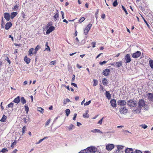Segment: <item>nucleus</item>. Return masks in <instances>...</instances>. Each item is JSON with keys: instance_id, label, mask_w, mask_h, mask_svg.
I'll list each match as a JSON object with an SVG mask.
<instances>
[{"instance_id": "1", "label": "nucleus", "mask_w": 153, "mask_h": 153, "mask_svg": "<svg viewBox=\"0 0 153 153\" xmlns=\"http://www.w3.org/2000/svg\"><path fill=\"white\" fill-rule=\"evenodd\" d=\"M137 104V102L134 100H130L127 102L128 105L131 107H134Z\"/></svg>"}, {"instance_id": "2", "label": "nucleus", "mask_w": 153, "mask_h": 153, "mask_svg": "<svg viewBox=\"0 0 153 153\" xmlns=\"http://www.w3.org/2000/svg\"><path fill=\"white\" fill-rule=\"evenodd\" d=\"M122 61L114 62L113 63H111V64L114 67L119 68L122 66Z\"/></svg>"}, {"instance_id": "3", "label": "nucleus", "mask_w": 153, "mask_h": 153, "mask_svg": "<svg viewBox=\"0 0 153 153\" xmlns=\"http://www.w3.org/2000/svg\"><path fill=\"white\" fill-rule=\"evenodd\" d=\"M138 107L139 108H142L145 106V104L144 100L143 99L140 100L138 101Z\"/></svg>"}, {"instance_id": "4", "label": "nucleus", "mask_w": 153, "mask_h": 153, "mask_svg": "<svg viewBox=\"0 0 153 153\" xmlns=\"http://www.w3.org/2000/svg\"><path fill=\"white\" fill-rule=\"evenodd\" d=\"M124 59L125 61V63H127L130 62L131 61V58L129 54H127L124 57Z\"/></svg>"}, {"instance_id": "5", "label": "nucleus", "mask_w": 153, "mask_h": 153, "mask_svg": "<svg viewBox=\"0 0 153 153\" xmlns=\"http://www.w3.org/2000/svg\"><path fill=\"white\" fill-rule=\"evenodd\" d=\"M141 54V53L140 51H137L136 52L132 54V57L134 58H136L139 57Z\"/></svg>"}, {"instance_id": "6", "label": "nucleus", "mask_w": 153, "mask_h": 153, "mask_svg": "<svg viewBox=\"0 0 153 153\" xmlns=\"http://www.w3.org/2000/svg\"><path fill=\"white\" fill-rule=\"evenodd\" d=\"M117 104L120 105H125L126 104V102L125 100H120L117 101Z\"/></svg>"}, {"instance_id": "7", "label": "nucleus", "mask_w": 153, "mask_h": 153, "mask_svg": "<svg viewBox=\"0 0 153 153\" xmlns=\"http://www.w3.org/2000/svg\"><path fill=\"white\" fill-rule=\"evenodd\" d=\"M114 147V145L112 144H108L106 146V149L107 150H111Z\"/></svg>"}, {"instance_id": "8", "label": "nucleus", "mask_w": 153, "mask_h": 153, "mask_svg": "<svg viewBox=\"0 0 153 153\" xmlns=\"http://www.w3.org/2000/svg\"><path fill=\"white\" fill-rule=\"evenodd\" d=\"M110 72V70L109 69H106L104 70L102 72V74L103 75L105 76H108Z\"/></svg>"}, {"instance_id": "9", "label": "nucleus", "mask_w": 153, "mask_h": 153, "mask_svg": "<svg viewBox=\"0 0 153 153\" xmlns=\"http://www.w3.org/2000/svg\"><path fill=\"white\" fill-rule=\"evenodd\" d=\"M120 111L121 114H126L127 113V110L126 107H124L120 108Z\"/></svg>"}, {"instance_id": "10", "label": "nucleus", "mask_w": 153, "mask_h": 153, "mask_svg": "<svg viewBox=\"0 0 153 153\" xmlns=\"http://www.w3.org/2000/svg\"><path fill=\"white\" fill-rule=\"evenodd\" d=\"M91 153H95L97 151V148L94 146H91L88 147Z\"/></svg>"}, {"instance_id": "11", "label": "nucleus", "mask_w": 153, "mask_h": 153, "mask_svg": "<svg viewBox=\"0 0 153 153\" xmlns=\"http://www.w3.org/2000/svg\"><path fill=\"white\" fill-rule=\"evenodd\" d=\"M12 25V24L11 22H7L5 26V28L7 30L9 29Z\"/></svg>"}, {"instance_id": "12", "label": "nucleus", "mask_w": 153, "mask_h": 153, "mask_svg": "<svg viewBox=\"0 0 153 153\" xmlns=\"http://www.w3.org/2000/svg\"><path fill=\"white\" fill-rule=\"evenodd\" d=\"M110 103L111 105V106L114 108L116 107L117 106L116 102L115 100L114 99H112L110 101Z\"/></svg>"}, {"instance_id": "13", "label": "nucleus", "mask_w": 153, "mask_h": 153, "mask_svg": "<svg viewBox=\"0 0 153 153\" xmlns=\"http://www.w3.org/2000/svg\"><path fill=\"white\" fill-rule=\"evenodd\" d=\"M55 29V27L54 26H51L50 27L49 29L47 30L46 31V33L47 34L50 33L51 32L54 30Z\"/></svg>"}, {"instance_id": "14", "label": "nucleus", "mask_w": 153, "mask_h": 153, "mask_svg": "<svg viewBox=\"0 0 153 153\" xmlns=\"http://www.w3.org/2000/svg\"><path fill=\"white\" fill-rule=\"evenodd\" d=\"M4 17L6 20L8 21L10 19V15L9 13H5L4 14Z\"/></svg>"}, {"instance_id": "15", "label": "nucleus", "mask_w": 153, "mask_h": 153, "mask_svg": "<svg viewBox=\"0 0 153 153\" xmlns=\"http://www.w3.org/2000/svg\"><path fill=\"white\" fill-rule=\"evenodd\" d=\"M59 14L58 10H57L56 13L53 16L54 19L55 21L59 19Z\"/></svg>"}, {"instance_id": "16", "label": "nucleus", "mask_w": 153, "mask_h": 153, "mask_svg": "<svg viewBox=\"0 0 153 153\" xmlns=\"http://www.w3.org/2000/svg\"><path fill=\"white\" fill-rule=\"evenodd\" d=\"M28 55L29 56H32V54L33 53H34V49L33 48H31L30 49L28 52Z\"/></svg>"}, {"instance_id": "17", "label": "nucleus", "mask_w": 153, "mask_h": 153, "mask_svg": "<svg viewBox=\"0 0 153 153\" xmlns=\"http://www.w3.org/2000/svg\"><path fill=\"white\" fill-rule=\"evenodd\" d=\"M126 153H134V151L132 148H127L125 150Z\"/></svg>"}, {"instance_id": "18", "label": "nucleus", "mask_w": 153, "mask_h": 153, "mask_svg": "<svg viewBox=\"0 0 153 153\" xmlns=\"http://www.w3.org/2000/svg\"><path fill=\"white\" fill-rule=\"evenodd\" d=\"M24 61L27 64H29L30 61V59L27 57V56H26L24 58Z\"/></svg>"}, {"instance_id": "19", "label": "nucleus", "mask_w": 153, "mask_h": 153, "mask_svg": "<svg viewBox=\"0 0 153 153\" xmlns=\"http://www.w3.org/2000/svg\"><path fill=\"white\" fill-rule=\"evenodd\" d=\"M20 100L19 96H18L17 97L15 98L13 102L16 103H18L20 101Z\"/></svg>"}, {"instance_id": "20", "label": "nucleus", "mask_w": 153, "mask_h": 153, "mask_svg": "<svg viewBox=\"0 0 153 153\" xmlns=\"http://www.w3.org/2000/svg\"><path fill=\"white\" fill-rule=\"evenodd\" d=\"M17 13L16 12H13L11 13L10 18L12 19H13L15 16H16Z\"/></svg>"}, {"instance_id": "21", "label": "nucleus", "mask_w": 153, "mask_h": 153, "mask_svg": "<svg viewBox=\"0 0 153 153\" xmlns=\"http://www.w3.org/2000/svg\"><path fill=\"white\" fill-rule=\"evenodd\" d=\"M147 96H148L149 99L151 100L153 99V95L152 93H148L147 94Z\"/></svg>"}, {"instance_id": "22", "label": "nucleus", "mask_w": 153, "mask_h": 153, "mask_svg": "<svg viewBox=\"0 0 153 153\" xmlns=\"http://www.w3.org/2000/svg\"><path fill=\"white\" fill-rule=\"evenodd\" d=\"M102 82L104 85H107L108 83V82L107 81V79L104 78L102 80Z\"/></svg>"}, {"instance_id": "23", "label": "nucleus", "mask_w": 153, "mask_h": 153, "mask_svg": "<svg viewBox=\"0 0 153 153\" xmlns=\"http://www.w3.org/2000/svg\"><path fill=\"white\" fill-rule=\"evenodd\" d=\"M41 48L40 47L39 45H38L36 46V47L35 48V49H34V54H36L38 50L39 49Z\"/></svg>"}, {"instance_id": "24", "label": "nucleus", "mask_w": 153, "mask_h": 153, "mask_svg": "<svg viewBox=\"0 0 153 153\" xmlns=\"http://www.w3.org/2000/svg\"><path fill=\"white\" fill-rule=\"evenodd\" d=\"M105 96L108 99H111V95L108 91H106Z\"/></svg>"}, {"instance_id": "25", "label": "nucleus", "mask_w": 153, "mask_h": 153, "mask_svg": "<svg viewBox=\"0 0 153 153\" xmlns=\"http://www.w3.org/2000/svg\"><path fill=\"white\" fill-rule=\"evenodd\" d=\"M6 119L7 117L5 115H3L2 118L0 120V121L2 122H5Z\"/></svg>"}, {"instance_id": "26", "label": "nucleus", "mask_w": 153, "mask_h": 153, "mask_svg": "<svg viewBox=\"0 0 153 153\" xmlns=\"http://www.w3.org/2000/svg\"><path fill=\"white\" fill-rule=\"evenodd\" d=\"M88 110L86 111V113L85 114H83V117L86 118H88L89 117V115L88 114Z\"/></svg>"}, {"instance_id": "27", "label": "nucleus", "mask_w": 153, "mask_h": 153, "mask_svg": "<svg viewBox=\"0 0 153 153\" xmlns=\"http://www.w3.org/2000/svg\"><path fill=\"white\" fill-rule=\"evenodd\" d=\"M83 153H91L88 147L86 149L83 150Z\"/></svg>"}, {"instance_id": "28", "label": "nucleus", "mask_w": 153, "mask_h": 153, "mask_svg": "<svg viewBox=\"0 0 153 153\" xmlns=\"http://www.w3.org/2000/svg\"><path fill=\"white\" fill-rule=\"evenodd\" d=\"M21 102L22 104H24L26 103V101L24 97H22L21 99Z\"/></svg>"}, {"instance_id": "29", "label": "nucleus", "mask_w": 153, "mask_h": 153, "mask_svg": "<svg viewBox=\"0 0 153 153\" xmlns=\"http://www.w3.org/2000/svg\"><path fill=\"white\" fill-rule=\"evenodd\" d=\"M37 110L38 111L40 112L42 114L43 113L44 111V109L41 107H38L37 108Z\"/></svg>"}, {"instance_id": "30", "label": "nucleus", "mask_w": 153, "mask_h": 153, "mask_svg": "<svg viewBox=\"0 0 153 153\" xmlns=\"http://www.w3.org/2000/svg\"><path fill=\"white\" fill-rule=\"evenodd\" d=\"M92 25L91 24H89L87 25V26H86V27L85 28H86L87 30L89 31L90 30L92 27Z\"/></svg>"}, {"instance_id": "31", "label": "nucleus", "mask_w": 153, "mask_h": 153, "mask_svg": "<svg viewBox=\"0 0 153 153\" xmlns=\"http://www.w3.org/2000/svg\"><path fill=\"white\" fill-rule=\"evenodd\" d=\"M141 108H136L135 110H134V111H135L137 114L140 113L141 112Z\"/></svg>"}, {"instance_id": "32", "label": "nucleus", "mask_w": 153, "mask_h": 153, "mask_svg": "<svg viewBox=\"0 0 153 153\" xmlns=\"http://www.w3.org/2000/svg\"><path fill=\"white\" fill-rule=\"evenodd\" d=\"M74 127V125L73 124H71L69 127H68V128L69 131H71L73 129Z\"/></svg>"}, {"instance_id": "33", "label": "nucleus", "mask_w": 153, "mask_h": 153, "mask_svg": "<svg viewBox=\"0 0 153 153\" xmlns=\"http://www.w3.org/2000/svg\"><path fill=\"white\" fill-rule=\"evenodd\" d=\"M149 64L151 68H153V60H150L149 61Z\"/></svg>"}, {"instance_id": "34", "label": "nucleus", "mask_w": 153, "mask_h": 153, "mask_svg": "<svg viewBox=\"0 0 153 153\" xmlns=\"http://www.w3.org/2000/svg\"><path fill=\"white\" fill-rule=\"evenodd\" d=\"M24 107L25 109V111L26 112V114H27L29 111V108L28 105H25Z\"/></svg>"}, {"instance_id": "35", "label": "nucleus", "mask_w": 153, "mask_h": 153, "mask_svg": "<svg viewBox=\"0 0 153 153\" xmlns=\"http://www.w3.org/2000/svg\"><path fill=\"white\" fill-rule=\"evenodd\" d=\"M117 150H118V152H120L123 148V146H117Z\"/></svg>"}, {"instance_id": "36", "label": "nucleus", "mask_w": 153, "mask_h": 153, "mask_svg": "<svg viewBox=\"0 0 153 153\" xmlns=\"http://www.w3.org/2000/svg\"><path fill=\"white\" fill-rule=\"evenodd\" d=\"M65 112L66 113V116H68L70 113V111L69 109H67L65 110Z\"/></svg>"}, {"instance_id": "37", "label": "nucleus", "mask_w": 153, "mask_h": 153, "mask_svg": "<svg viewBox=\"0 0 153 153\" xmlns=\"http://www.w3.org/2000/svg\"><path fill=\"white\" fill-rule=\"evenodd\" d=\"M14 105L13 103L12 102H10L9 104L7 105L6 108H13V105Z\"/></svg>"}, {"instance_id": "38", "label": "nucleus", "mask_w": 153, "mask_h": 153, "mask_svg": "<svg viewBox=\"0 0 153 153\" xmlns=\"http://www.w3.org/2000/svg\"><path fill=\"white\" fill-rule=\"evenodd\" d=\"M94 84L93 86H96L98 84V81L96 79H93Z\"/></svg>"}, {"instance_id": "39", "label": "nucleus", "mask_w": 153, "mask_h": 153, "mask_svg": "<svg viewBox=\"0 0 153 153\" xmlns=\"http://www.w3.org/2000/svg\"><path fill=\"white\" fill-rule=\"evenodd\" d=\"M118 4V3L117 1V0H115L113 3V5L114 7H116L117 6Z\"/></svg>"}, {"instance_id": "40", "label": "nucleus", "mask_w": 153, "mask_h": 153, "mask_svg": "<svg viewBox=\"0 0 153 153\" xmlns=\"http://www.w3.org/2000/svg\"><path fill=\"white\" fill-rule=\"evenodd\" d=\"M8 151V150L6 149L3 148L1 150V152L2 153H5L7 152Z\"/></svg>"}, {"instance_id": "41", "label": "nucleus", "mask_w": 153, "mask_h": 153, "mask_svg": "<svg viewBox=\"0 0 153 153\" xmlns=\"http://www.w3.org/2000/svg\"><path fill=\"white\" fill-rule=\"evenodd\" d=\"M143 20L144 21V22H145L146 23V24L147 26V27H149V28L150 27V25H149V24L147 22V21L146 20L143 18Z\"/></svg>"}, {"instance_id": "42", "label": "nucleus", "mask_w": 153, "mask_h": 153, "mask_svg": "<svg viewBox=\"0 0 153 153\" xmlns=\"http://www.w3.org/2000/svg\"><path fill=\"white\" fill-rule=\"evenodd\" d=\"M85 20V18L84 17H82L79 20V22L81 23L82 22H83Z\"/></svg>"}, {"instance_id": "43", "label": "nucleus", "mask_w": 153, "mask_h": 153, "mask_svg": "<svg viewBox=\"0 0 153 153\" xmlns=\"http://www.w3.org/2000/svg\"><path fill=\"white\" fill-rule=\"evenodd\" d=\"M56 60L51 61L50 63V65H54L56 64Z\"/></svg>"}, {"instance_id": "44", "label": "nucleus", "mask_w": 153, "mask_h": 153, "mask_svg": "<svg viewBox=\"0 0 153 153\" xmlns=\"http://www.w3.org/2000/svg\"><path fill=\"white\" fill-rule=\"evenodd\" d=\"M50 121H51L50 119H49L45 123V126H47L49 124V123H50Z\"/></svg>"}, {"instance_id": "45", "label": "nucleus", "mask_w": 153, "mask_h": 153, "mask_svg": "<svg viewBox=\"0 0 153 153\" xmlns=\"http://www.w3.org/2000/svg\"><path fill=\"white\" fill-rule=\"evenodd\" d=\"M88 30H87L86 28H85L84 30V33L85 35H87L88 34Z\"/></svg>"}, {"instance_id": "46", "label": "nucleus", "mask_w": 153, "mask_h": 153, "mask_svg": "<svg viewBox=\"0 0 153 153\" xmlns=\"http://www.w3.org/2000/svg\"><path fill=\"white\" fill-rule=\"evenodd\" d=\"M91 103V100H89L88 102H86L84 103V105L85 106H87L90 104Z\"/></svg>"}, {"instance_id": "47", "label": "nucleus", "mask_w": 153, "mask_h": 153, "mask_svg": "<svg viewBox=\"0 0 153 153\" xmlns=\"http://www.w3.org/2000/svg\"><path fill=\"white\" fill-rule=\"evenodd\" d=\"M103 118H104V117H103L102 119H101L100 120H99V121H98V122L97 123V124H100V125L102 123V120H103Z\"/></svg>"}, {"instance_id": "48", "label": "nucleus", "mask_w": 153, "mask_h": 153, "mask_svg": "<svg viewBox=\"0 0 153 153\" xmlns=\"http://www.w3.org/2000/svg\"><path fill=\"white\" fill-rule=\"evenodd\" d=\"M21 17L24 19L26 15L24 13V12H22V13L21 14Z\"/></svg>"}, {"instance_id": "49", "label": "nucleus", "mask_w": 153, "mask_h": 153, "mask_svg": "<svg viewBox=\"0 0 153 153\" xmlns=\"http://www.w3.org/2000/svg\"><path fill=\"white\" fill-rule=\"evenodd\" d=\"M134 153H143L141 151L138 150H136L135 151H134Z\"/></svg>"}, {"instance_id": "50", "label": "nucleus", "mask_w": 153, "mask_h": 153, "mask_svg": "<svg viewBox=\"0 0 153 153\" xmlns=\"http://www.w3.org/2000/svg\"><path fill=\"white\" fill-rule=\"evenodd\" d=\"M16 141H14L12 143L11 146L12 148H14V146L15 145H16Z\"/></svg>"}, {"instance_id": "51", "label": "nucleus", "mask_w": 153, "mask_h": 153, "mask_svg": "<svg viewBox=\"0 0 153 153\" xmlns=\"http://www.w3.org/2000/svg\"><path fill=\"white\" fill-rule=\"evenodd\" d=\"M5 60H7V61L9 63V64H10V63H11V62L10 61V60L9 58L8 57H6V59H5Z\"/></svg>"}, {"instance_id": "52", "label": "nucleus", "mask_w": 153, "mask_h": 153, "mask_svg": "<svg viewBox=\"0 0 153 153\" xmlns=\"http://www.w3.org/2000/svg\"><path fill=\"white\" fill-rule=\"evenodd\" d=\"M107 61H104L102 62H100L99 63V64L101 65H103V64H105V63H106L107 62Z\"/></svg>"}, {"instance_id": "53", "label": "nucleus", "mask_w": 153, "mask_h": 153, "mask_svg": "<svg viewBox=\"0 0 153 153\" xmlns=\"http://www.w3.org/2000/svg\"><path fill=\"white\" fill-rule=\"evenodd\" d=\"M141 126L144 129H146L147 127V126L145 124L142 125Z\"/></svg>"}, {"instance_id": "54", "label": "nucleus", "mask_w": 153, "mask_h": 153, "mask_svg": "<svg viewBox=\"0 0 153 153\" xmlns=\"http://www.w3.org/2000/svg\"><path fill=\"white\" fill-rule=\"evenodd\" d=\"M91 45H92V47L93 48H94L95 47L96 45V42H92L91 43Z\"/></svg>"}, {"instance_id": "55", "label": "nucleus", "mask_w": 153, "mask_h": 153, "mask_svg": "<svg viewBox=\"0 0 153 153\" xmlns=\"http://www.w3.org/2000/svg\"><path fill=\"white\" fill-rule=\"evenodd\" d=\"M26 129V127L25 126H24L22 128V134H23L25 133V130Z\"/></svg>"}, {"instance_id": "56", "label": "nucleus", "mask_w": 153, "mask_h": 153, "mask_svg": "<svg viewBox=\"0 0 153 153\" xmlns=\"http://www.w3.org/2000/svg\"><path fill=\"white\" fill-rule=\"evenodd\" d=\"M96 133H101V134L103 133L100 130L98 129H96Z\"/></svg>"}, {"instance_id": "57", "label": "nucleus", "mask_w": 153, "mask_h": 153, "mask_svg": "<svg viewBox=\"0 0 153 153\" xmlns=\"http://www.w3.org/2000/svg\"><path fill=\"white\" fill-rule=\"evenodd\" d=\"M61 14L62 15V19H63L64 18V13L63 11H61Z\"/></svg>"}, {"instance_id": "58", "label": "nucleus", "mask_w": 153, "mask_h": 153, "mask_svg": "<svg viewBox=\"0 0 153 153\" xmlns=\"http://www.w3.org/2000/svg\"><path fill=\"white\" fill-rule=\"evenodd\" d=\"M70 101V100L68 98H67L66 99V102H65V101H64V104H66V102H69Z\"/></svg>"}, {"instance_id": "59", "label": "nucleus", "mask_w": 153, "mask_h": 153, "mask_svg": "<svg viewBox=\"0 0 153 153\" xmlns=\"http://www.w3.org/2000/svg\"><path fill=\"white\" fill-rule=\"evenodd\" d=\"M71 85H72L74 86L75 87H77V85L76 84H75V83H71Z\"/></svg>"}, {"instance_id": "60", "label": "nucleus", "mask_w": 153, "mask_h": 153, "mask_svg": "<svg viewBox=\"0 0 153 153\" xmlns=\"http://www.w3.org/2000/svg\"><path fill=\"white\" fill-rule=\"evenodd\" d=\"M43 139H40V140H39L36 143V144H39V143H41V142H42V141H43Z\"/></svg>"}, {"instance_id": "61", "label": "nucleus", "mask_w": 153, "mask_h": 153, "mask_svg": "<svg viewBox=\"0 0 153 153\" xmlns=\"http://www.w3.org/2000/svg\"><path fill=\"white\" fill-rule=\"evenodd\" d=\"M96 129H94L92 130L91 131L92 132H93V133H96Z\"/></svg>"}, {"instance_id": "62", "label": "nucleus", "mask_w": 153, "mask_h": 153, "mask_svg": "<svg viewBox=\"0 0 153 153\" xmlns=\"http://www.w3.org/2000/svg\"><path fill=\"white\" fill-rule=\"evenodd\" d=\"M75 78V76L74 74L73 75V77H72V79H71L72 82H74V81Z\"/></svg>"}, {"instance_id": "63", "label": "nucleus", "mask_w": 153, "mask_h": 153, "mask_svg": "<svg viewBox=\"0 0 153 153\" xmlns=\"http://www.w3.org/2000/svg\"><path fill=\"white\" fill-rule=\"evenodd\" d=\"M77 116V114L76 113L74 114V117L73 118V120H75L76 118V116Z\"/></svg>"}, {"instance_id": "64", "label": "nucleus", "mask_w": 153, "mask_h": 153, "mask_svg": "<svg viewBox=\"0 0 153 153\" xmlns=\"http://www.w3.org/2000/svg\"><path fill=\"white\" fill-rule=\"evenodd\" d=\"M23 120L25 123H27V119L26 118L24 117L23 118Z\"/></svg>"}]
</instances>
